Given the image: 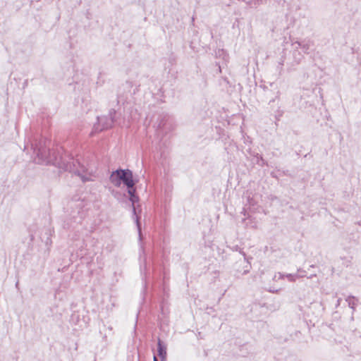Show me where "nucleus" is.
I'll use <instances>...</instances> for the list:
<instances>
[{"mask_svg":"<svg viewBox=\"0 0 361 361\" xmlns=\"http://www.w3.org/2000/svg\"><path fill=\"white\" fill-rule=\"evenodd\" d=\"M120 173H119V169L113 171L112 173L110 176V181L111 183L115 185L116 187H120L121 186V180H120Z\"/></svg>","mask_w":361,"mask_h":361,"instance_id":"nucleus-6","label":"nucleus"},{"mask_svg":"<svg viewBox=\"0 0 361 361\" xmlns=\"http://www.w3.org/2000/svg\"><path fill=\"white\" fill-rule=\"evenodd\" d=\"M293 44L297 45L295 48L300 47L305 52H307V50L310 49V46L312 45L310 42H308L307 43L305 44L299 42H295Z\"/></svg>","mask_w":361,"mask_h":361,"instance_id":"nucleus-9","label":"nucleus"},{"mask_svg":"<svg viewBox=\"0 0 361 361\" xmlns=\"http://www.w3.org/2000/svg\"><path fill=\"white\" fill-rule=\"evenodd\" d=\"M286 278L289 281L294 282L297 279L304 277V275H299L298 274H283L281 273H278L277 274H275L273 279L276 281L278 279H282L284 278Z\"/></svg>","mask_w":361,"mask_h":361,"instance_id":"nucleus-4","label":"nucleus"},{"mask_svg":"<svg viewBox=\"0 0 361 361\" xmlns=\"http://www.w3.org/2000/svg\"><path fill=\"white\" fill-rule=\"evenodd\" d=\"M157 345L158 355L161 357V360L164 361L166 356V348L162 344L160 339L158 341Z\"/></svg>","mask_w":361,"mask_h":361,"instance_id":"nucleus-7","label":"nucleus"},{"mask_svg":"<svg viewBox=\"0 0 361 361\" xmlns=\"http://www.w3.org/2000/svg\"><path fill=\"white\" fill-rule=\"evenodd\" d=\"M265 2H266V0H252L251 4L255 6H257L259 4H264Z\"/></svg>","mask_w":361,"mask_h":361,"instance_id":"nucleus-10","label":"nucleus"},{"mask_svg":"<svg viewBox=\"0 0 361 361\" xmlns=\"http://www.w3.org/2000/svg\"><path fill=\"white\" fill-rule=\"evenodd\" d=\"M154 361H158V360H157L156 356L154 357Z\"/></svg>","mask_w":361,"mask_h":361,"instance_id":"nucleus-14","label":"nucleus"},{"mask_svg":"<svg viewBox=\"0 0 361 361\" xmlns=\"http://www.w3.org/2000/svg\"><path fill=\"white\" fill-rule=\"evenodd\" d=\"M345 300L348 302L349 307H350L353 311H355V307L357 305L358 300L356 298H355L354 296L350 295V296H348L345 299Z\"/></svg>","mask_w":361,"mask_h":361,"instance_id":"nucleus-8","label":"nucleus"},{"mask_svg":"<svg viewBox=\"0 0 361 361\" xmlns=\"http://www.w3.org/2000/svg\"><path fill=\"white\" fill-rule=\"evenodd\" d=\"M283 62H284L283 60H282L281 61L279 62V65L281 67L283 65Z\"/></svg>","mask_w":361,"mask_h":361,"instance_id":"nucleus-13","label":"nucleus"},{"mask_svg":"<svg viewBox=\"0 0 361 361\" xmlns=\"http://www.w3.org/2000/svg\"><path fill=\"white\" fill-rule=\"evenodd\" d=\"M128 192L130 197H131V195H135V188H134V186L128 188Z\"/></svg>","mask_w":361,"mask_h":361,"instance_id":"nucleus-11","label":"nucleus"},{"mask_svg":"<svg viewBox=\"0 0 361 361\" xmlns=\"http://www.w3.org/2000/svg\"><path fill=\"white\" fill-rule=\"evenodd\" d=\"M297 274L299 275H304V276H305V271H304V270L298 269Z\"/></svg>","mask_w":361,"mask_h":361,"instance_id":"nucleus-12","label":"nucleus"},{"mask_svg":"<svg viewBox=\"0 0 361 361\" xmlns=\"http://www.w3.org/2000/svg\"><path fill=\"white\" fill-rule=\"evenodd\" d=\"M115 115L116 111L111 109L109 111V116L98 117V123L94 126V130L97 132L111 128L114 122Z\"/></svg>","mask_w":361,"mask_h":361,"instance_id":"nucleus-2","label":"nucleus"},{"mask_svg":"<svg viewBox=\"0 0 361 361\" xmlns=\"http://www.w3.org/2000/svg\"><path fill=\"white\" fill-rule=\"evenodd\" d=\"M50 140L45 137H35L30 145H25L24 150L32 152L31 157L34 161L39 164H52L64 171H68L78 176L83 182L92 180L91 174L87 172L86 168L73 157L66 155L57 157L54 150H50Z\"/></svg>","mask_w":361,"mask_h":361,"instance_id":"nucleus-1","label":"nucleus"},{"mask_svg":"<svg viewBox=\"0 0 361 361\" xmlns=\"http://www.w3.org/2000/svg\"><path fill=\"white\" fill-rule=\"evenodd\" d=\"M247 272H248V270H245V271H244V274H247Z\"/></svg>","mask_w":361,"mask_h":361,"instance_id":"nucleus-15","label":"nucleus"},{"mask_svg":"<svg viewBox=\"0 0 361 361\" xmlns=\"http://www.w3.org/2000/svg\"><path fill=\"white\" fill-rule=\"evenodd\" d=\"M119 173L121 175V183H123L127 186V188L134 186L135 183L133 179V173L131 171L128 169H119Z\"/></svg>","mask_w":361,"mask_h":361,"instance_id":"nucleus-3","label":"nucleus"},{"mask_svg":"<svg viewBox=\"0 0 361 361\" xmlns=\"http://www.w3.org/2000/svg\"><path fill=\"white\" fill-rule=\"evenodd\" d=\"M138 200H139V197L136 195H131V197H130V201L132 202L133 215L135 216V221H136V224H137V226L138 228L139 235L140 236L141 235L140 224L139 222V217L137 216V215L136 214V209H135V203L138 202Z\"/></svg>","mask_w":361,"mask_h":361,"instance_id":"nucleus-5","label":"nucleus"},{"mask_svg":"<svg viewBox=\"0 0 361 361\" xmlns=\"http://www.w3.org/2000/svg\"><path fill=\"white\" fill-rule=\"evenodd\" d=\"M340 302H341V299H338V304H339V303H340Z\"/></svg>","mask_w":361,"mask_h":361,"instance_id":"nucleus-16","label":"nucleus"}]
</instances>
